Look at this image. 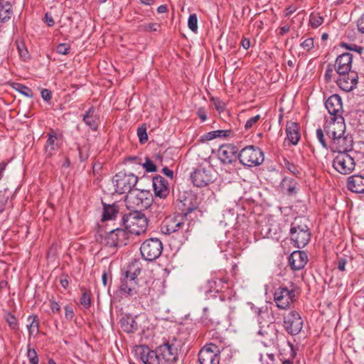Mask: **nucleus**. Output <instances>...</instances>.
Returning a JSON list of instances; mask_svg holds the SVG:
<instances>
[{"label": "nucleus", "mask_w": 364, "mask_h": 364, "mask_svg": "<svg viewBox=\"0 0 364 364\" xmlns=\"http://www.w3.org/2000/svg\"><path fill=\"white\" fill-rule=\"evenodd\" d=\"M12 13L11 4L8 1H0V22L3 23L10 19Z\"/></svg>", "instance_id": "30"}, {"label": "nucleus", "mask_w": 364, "mask_h": 364, "mask_svg": "<svg viewBox=\"0 0 364 364\" xmlns=\"http://www.w3.org/2000/svg\"><path fill=\"white\" fill-rule=\"evenodd\" d=\"M141 272L139 264L135 261L131 265H129L128 269L122 274L121 278V284L119 286V291L125 295H134L139 294V285L138 283L137 276Z\"/></svg>", "instance_id": "1"}, {"label": "nucleus", "mask_w": 364, "mask_h": 364, "mask_svg": "<svg viewBox=\"0 0 364 364\" xmlns=\"http://www.w3.org/2000/svg\"><path fill=\"white\" fill-rule=\"evenodd\" d=\"M214 105H215V109L219 112H221L224 111V109L225 108V103L223 102L222 101L219 100H215L214 101Z\"/></svg>", "instance_id": "57"}, {"label": "nucleus", "mask_w": 364, "mask_h": 364, "mask_svg": "<svg viewBox=\"0 0 364 364\" xmlns=\"http://www.w3.org/2000/svg\"><path fill=\"white\" fill-rule=\"evenodd\" d=\"M162 250V242L157 238H150L145 240L140 247L142 257L147 261L156 259L161 255Z\"/></svg>", "instance_id": "8"}, {"label": "nucleus", "mask_w": 364, "mask_h": 364, "mask_svg": "<svg viewBox=\"0 0 364 364\" xmlns=\"http://www.w3.org/2000/svg\"><path fill=\"white\" fill-rule=\"evenodd\" d=\"M295 291L287 287H279L274 293V300L278 308L286 309L295 301Z\"/></svg>", "instance_id": "15"}, {"label": "nucleus", "mask_w": 364, "mask_h": 364, "mask_svg": "<svg viewBox=\"0 0 364 364\" xmlns=\"http://www.w3.org/2000/svg\"><path fill=\"white\" fill-rule=\"evenodd\" d=\"M80 304L86 309L89 308L91 305L90 295L87 291H83L80 299Z\"/></svg>", "instance_id": "41"}, {"label": "nucleus", "mask_w": 364, "mask_h": 364, "mask_svg": "<svg viewBox=\"0 0 364 364\" xmlns=\"http://www.w3.org/2000/svg\"><path fill=\"white\" fill-rule=\"evenodd\" d=\"M222 349V346L213 343L206 344L198 353L200 364H219Z\"/></svg>", "instance_id": "10"}, {"label": "nucleus", "mask_w": 364, "mask_h": 364, "mask_svg": "<svg viewBox=\"0 0 364 364\" xmlns=\"http://www.w3.org/2000/svg\"><path fill=\"white\" fill-rule=\"evenodd\" d=\"M134 353L136 360L144 364H161L156 348L151 350L146 346H136Z\"/></svg>", "instance_id": "14"}, {"label": "nucleus", "mask_w": 364, "mask_h": 364, "mask_svg": "<svg viewBox=\"0 0 364 364\" xmlns=\"http://www.w3.org/2000/svg\"><path fill=\"white\" fill-rule=\"evenodd\" d=\"M213 133L215 134L216 138L228 137L232 134V131L229 129L213 131Z\"/></svg>", "instance_id": "50"}, {"label": "nucleus", "mask_w": 364, "mask_h": 364, "mask_svg": "<svg viewBox=\"0 0 364 364\" xmlns=\"http://www.w3.org/2000/svg\"><path fill=\"white\" fill-rule=\"evenodd\" d=\"M143 167L147 172H155L156 171V165L149 159H146L145 163L143 164Z\"/></svg>", "instance_id": "47"}, {"label": "nucleus", "mask_w": 364, "mask_h": 364, "mask_svg": "<svg viewBox=\"0 0 364 364\" xmlns=\"http://www.w3.org/2000/svg\"><path fill=\"white\" fill-rule=\"evenodd\" d=\"M70 46L67 43H60L56 47V51L59 54L67 55L70 53Z\"/></svg>", "instance_id": "43"}, {"label": "nucleus", "mask_w": 364, "mask_h": 364, "mask_svg": "<svg viewBox=\"0 0 364 364\" xmlns=\"http://www.w3.org/2000/svg\"><path fill=\"white\" fill-rule=\"evenodd\" d=\"M27 356L31 364H38V357L34 349L28 348Z\"/></svg>", "instance_id": "42"}, {"label": "nucleus", "mask_w": 364, "mask_h": 364, "mask_svg": "<svg viewBox=\"0 0 364 364\" xmlns=\"http://www.w3.org/2000/svg\"><path fill=\"white\" fill-rule=\"evenodd\" d=\"M160 28V24L156 23H144L139 26V29L146 32L159 31Z\"/></svg>", "instance_id": "35"}, {"label": "nucleus", "mask_w": 364, "mask_h": 364, "mask_svg": "<svg viewBox=\"0 0 364 364\" xmlns=\"http://www.w3.org/2000/svg\"><path fill=\"white\" fill-rule=\"evenodd\" d=\"M122 223L129 233L139 235L144 233L148 226V220L140 210L129 212L122 216Z\"/></svg>", "instance_id": "2"}, {"label": "nucleus", "mask_w": 364, "mask_h": 364, "mask_svg": "<svg viewBox=\"0 0 364 364\" xmlns=\"http://www.w3.org/2000/svg\"><path fill=\"white\" fill-rule=\"evenodd\" d=\"M197 115L203 122L205 121L207 119L206 112L204 108H199L197 111Z\"/></svg>", "instance_id": "60"}, {"label": "nucleus", "mask_w": 364, "mask_h": 364, "mask_svg": "<svg viewBox=\"0 0 364 364\" xmlns=\"http://www.w3.org/2000/svg\"><path fill=\"white\" fill-rule=\"evenodd\" d=\"M41 97L46 101H50L52 98V92L48 89H43L41 90Z\"/></svg>", "instance_id": "55"}, {"label": "nucleus", "mask_w": 364, "mask_h": 364, "mask_svg": "<svg viewBox=\"0 0 364 364\" xmlns=\"http://www.w3.org/2000/svg\"><path fill=\"white\" fill-rule=\"evenodd\" d=\"M213 168L207 167H199L191 175V181L196 187H205L213 182L215 180Z\"/></svg>", "instance_id": "11"}, {"label": "nucleus", "mask_w": 364, "mask_h": 364, "mask_svg": "<svg viewBox=\"0 0 364 364\" xmlns=\"http://www.w3.org/2000/svg\"><path fill=\"white\" fill-rule=\"evenodd\" d=\"M188 26L193 32L198 31V18L196 14H191L188 19Z\"/></svg>", "instance_id": "38"}, {"label": "nucleus", "mask_w": 364, "mask_h": 364, "mask_svg": "<svg viewBox=\"0 0 364 364\" xmlns=\"http://www.w3.org/2000/svg\"><path fill=\"white\" fill-rule=\"evenodd\" d=\"M326 108L331 117H341L339 114L342 110L341 99L338 95L330 96L325 103Z\"/></svg>", "instance_id": "24"}, {"label": "nucleus", "mask_w": 364, "mask_h": 364, "mask_svg": "<svg viewBox=\"0 0 364 364\" xmlns=\"http://www.w3.org/2000/svg\"><path fill=\"white\" fill-rule=\"evenodd\" d=\"M334 75V70L331 65H328L325 73V79L326 81H331Z\"/></svg>", "instance_id": "51"}, {"label": "nucleus", "mask_w": 364, "mask_h": 364, "mask_svg": "<svg viewBox=\"0 0 364 364\" xmlns=\"http://www.w3.org/2000/svg\"><path fill=\"white\" fill-rule=\"evenodd\" d=\"M137 135L140 143L144 144L148 140V135L146 133V127L142 125L137 129Z\"/></svg>", "instance_id": "40"}, {"label": "nucleus", "mask_w": 364, "mask_h": 364, "mask_svg": "<svg viewBox=\"0 0 364 364\" xmlns=\"http://www.w3.org/2000/svg\"><path fill=\"white\" fill-rule=\"evenodd\" d=\"M179 348L180 343L175 338L168 339L159 346L156 349L161 360V364L174 363L178 359Z\"/></svg>", "instance_id": "4"}, {"label": "nucleus", "mask_w": 364, "mask_h": 364, "mask_svg": "<svg viewBox=\"0 0 364 364\" xmlns=\"http://www.w3.org/2000/svg\"><path fill=\"white\" fill-rule=\"evenodd\" d=\"M237 152V149L233 145H222L218 151V156L223 164H230L235 161Z\"/></svg>", "instance_id": "20"}, {"label": "nucleus", "mask_w": 364, "mask_h": 364, "mask_svg": "<svg viewBox=\"0 0 364 364\" xmlns=\"http://www.w3.org/2000/svg\"><path fill=\"white\" fill-rule=\"evenodd\" d=\"M289 233L292 244L298 248L304 247L311 238L309 229L302 218H296L291 223Z\"/></svg>", "instance_id": "3"}, {"label": "nucleus", "mask_w": 364, "mask_h": 364, "mask_svg": "<svg viewBox=\"0 0 364 364\" xmlns=\"http://www.w3.org/2000/svg\"><path fill=\"white\" fill-rule=\"evenodd\" d=\"M215 138H216L215 134L213 133V132H208V133L205 134L204 135H203L201 136V141H210V140H213V139H214Z\"/></svg>", "instance_id": "58"}, {"label": "nucleus", "mask_w": 364, "mask_h": 364, "mask_svg": "<svg viewBox=\"0 0 364 364\" xmlns=\"http://www.w3.org/2000/svg\"><path fill=\"white\" fill-rule=\"evenodd\" d=\"M300 46L304 50L309 51L314 46V39L312 38H306L301 43Z\"/></svg>", "instance_id": "44"}, {"label": "nucleus", "mask_w": 364, "mask_h": 364, "mask_svg": "<svg viewBox=\"0 0 364 364\" xmlns=\"http://www.w3.org/2000/svg\"><path fill=\"white\" fill-rule=\"evenodd\" d=\"M5 320L6 321L9 327L12 330H16L18 328L17 319L16 318V317L14 315H12L10 313H7L5 315Z\"/></svg>", "instance_id": "39"}, {"label": "nucleus", "mask_w": 364, "mask_h": 364, "mask_svg": "<svg viewBox=\"0 0 364 364\" xmlns=\"http://www.w3.org/2000/svg\"><path fill=\"white\" fill-rule=\"evenodd\" d=\"M323 22V18L318 14H311L309 18V23L313 28H318Z\"/></svg>", "instance_id": "36"}, {"label": "nucleus", "mask_w": 364, "mask_h": 364, "mask_svg": "<svg viewBox=\"0 0 364 364\" xmlns=\"http://www.w3.org/2000/svg\"><path fill=\"white\" fill-rule=\"evenodd\" d=\"M354 159L349 152L338 153L333 161V168L341 174H349L355 168Z\"/></svg>", "instance_id": "12"}, {"label": "nucleus", "mask_w": 364, "mask_h": 364, "mask_svg": "<svg viewBox=\"0 0 364 364\" xmlns=\"http://www.w3.org/2000/svg\"><path fill=\"white\" fill-rule=\"evenodd\" d=\"M128 232L122 228L111 230L105 237V244L111 247H121L127 245Z\"/></svg>", "instance_id": "18"}, {"label": "nucleus", "mask_w": 364, "mask_h": 364, "mask_svg": "<svg viewBox=\"0 0 364 364\" xmlns=\"http://www.w3.org/2000/svg\"><path fill=\"white\" fill-rule=\"evenodd\" d=\"M138 181V178L133 173L119 172L113 177L112 183L115 191L119 194L129 193Z\"/></svg>", "instance_id": "6"}, {"label": "nucleus", "mask_w": 364, "mask_h": 364, "mask_svg": "<svg viewBox=\"0 0 364 364\" xmlns=\"http://www.w3.org/2000/svg\"><path fill=\"white\" fill-rule=\"evenodd\" d=\"M118 207L117 205H104V210L102 214V220H112L115 218L117 214L118 213Z\"/></svg>", "instance_id": "31"}, {"label": "nucleus", "mask_w": 364, "mask_h": 364, "mask_svg": "<svg viewBox=\"0 0 364 364\" xmlns=\"http://www.w3.org/2000/svg\"><path fill=\"white\" fill-rule=\"evenodd\" d=\"M154 191L156 197L165 198L169 194L168 181L161 176H156L152 181Z\"/></svg>", "instance_id": "22"}, {"label": "nucleus", "mask_w": 364, "mask_h": 364, "mask_svg": "<svg viewBox=\"0 0 364 364\" xmlns=\"http://www.w3.org/2000/svg\"><path fill=\"white\" fill-rule=\"evenodd\" d=\"M149 193L139 189H133L126 196L125 202L129 209H142L148 207L150 199L147 197Z\"/></svg>", "instance_id": "9"}, {"label": "nucleus", "mask_w": 364, "mask_h": 364, "mask_svg": "<svg viewBox=\"0 0 364 364\" xmlns=\"http://www.w3.org/2000/svg\"><path fill=\"white\" fill-rule=\"evenodd\" d=\"M348 188L352 192L364 193V177L353 175L348 179Z\"/></svg>", "instance_id": "27"}, {"label": "nucleus", "mask_w": 364, "mask_h": 364, "mask_svg": "<svg viewBox=\"0 0 364 364\" xmlns=\"http://www.w3.org/2000/svg\"><path fill=\"white\" fill-rule=\"evenodd\" d=\"M260 119V115L257 114L252 117H250L245 125V129H251L257 122Z\"/></svg>", "instance_id": "46"}, {"label": "nucleus", "mask_w": 364, "mask_h": 364, "mask_svg": "<svg viewBox=\"0 0 364 364\" xmlns=\"http://www.w3.org/2000/svg\"><path fill=\"white\" fill-rule=\"evenodd\" d=\"M336 79L338 86L346 92L351 91L358 83V75L355 72H348L345 74H338Z\"/></svg>", "instance_id": "19"}, {"label": "nucleus", "mask_w": 364, "mask_h": 364, "mask_svg": "<svg viewBox=\"0 0 364 364\" xmlns=\"http://www.w3.org/2000/svg\"><path fill=\"white\" fill-rule=\"evenodd\" d=\"M17 48H18L19 55L21 58H23L24 60H26L29 58L28 52L27 49L25 48V46L23 43L18 44Z\"/></svg>", "instance_id": "45"}, {"label": "nucleus", "mask_w": 364, "mask_h": 364, "mask_svg": "<svg viewBox=\"0 0 364 364\" xmlns=\"http://www.w3.org/2000/svg\"><path fill=\"white\" fill-rule=\"evenodd\" d=\"M163 173L166 176L169 177L170 178H172L173 177V172L171 169H169L168 167H164L162 169Z\"/></svg>", "instance_id": "63"}, {"label": "nucleus", "mask_w": 364, "mask_h": 364, "mask_svg": "<svg viewBox=\"0 0 364 364\" xmlns=\"http://www.w3.org/2000/svg\"><path fill=\"white\" fill-rule=\"evenodd\" d=\"M29 320H31V322L29 325H28V329L30 334H33L34 333H37L38 331V319L36 316H29Z\"/></svg>", "instance_id": "37"}, {"label": "nucleus", "mask_w": 364, "mask_h": 364, "mask_svg": "<svg viewBox=\"0 0 364 364\" xmlns=\"http://www.w3.org/2000/svg\"><path fill=\"white\" fill-rule=\"evenodd\" d=\"M281 188L284 192H286L289 195L294 194L296 192V183L291 178H284L281 182Z\"/></svg>", "instance_id": "33"}, {"label": "nucleus", "mask_w": 364, "mask_h": 364, "mask_svg": "<svg viewBox=\"0 0 364 364\" xmlns=\"http://www.w3.org/2000/svg\"><path fill=\"white\" fill-rule=\"evenodd\" d=\"M242 46L245 48V49H248L250 46V41L249 39L247 38H245L242 41Z\"/></svg>", "instance_id": "64"}, {"label": "nucleus", "mask_w": 364, "mask_h": 364, "mask_svg": "<svg viewBox=\"0 0 364 364\" xmlns=\"http://www.w3.org/2000/svg\"><path fill=\"white\" fill-rule=\"evenodd\" d=\"M47 136L48 139L44 149L46 155L50 156L53 155L58 149V144L57 142L58 134L53 129H51L50 132L47 134Z\"/></svg>", "instance_id": "26"}, {"label": "nucleus", "mask_w": 364, "mask_h": 364, "mask_svg": "<svg viewBox=\"0 0 364 364\" xmlns=\"http://www.w3.org/2000/svg\"><path fill=\"white\" fill-rule=\"evenodd\" d=\"M346 264V259H341L338 261V268L339 270L343 272L345 270V267Z\"/></svg>", "instance_id": "62"}, {"label": "nucleus", "mask_w": 364, "mask_h": 364, "mask_svg": "<svg viewBox=\"0 0 364 364\" xmlns=\"http://www.w3.org/2000/svg\"><path fill=\"white\" fill-rule=\"evenodd\" d=\"M74 311L72 306H66L65 307V316L68 320H72L74 317Z\"/></svg>", "instance_id": "52"}, {"label": "nucleus", "mask_w": 364, "mask_h": 364, "mask_svg": "<svg viewBox=\"0 0 364 364\" xmlns=\"http://www.w3.org/2000/svg\"><path fill=\"white\" fill-rule=\"evenodd\" d=\"M284 326L289 334H298L303 327V320L300 314L295 311H290L284 316Z\"/></svg>", "instance_id": "17"}, {"label": "nucleus", "mask_w": 364, "mask_h": 364, "mask_svg": "<svg viewBox=\"0 0 364 364\" xmlns=\"http://www.w3.org/2000/svg\"><path fill=\"white\" fill-rule=\"evenodd\" d=\"M284 166L287 169H288L291 173L294 174H296L299 172L297 167L289 161H286Z\"/></svg>", "instance_id": "56"}, {"label": "nucleus", "mask_w": 364, "mask_h": 364, "mask_svg": "<svg viewBox=\"0 0 364 364\" xmlns=\"http://www.w3.org/2000/svg\"><path fill=\"white\" fill-rule=\"evenodd\" d=\"M327 136L333 140L346 133V124L343 117H331L324 125Z\"/></svg>", "instance_id": "13"}, {"label": "nucleus", "mask_w": 364, "mask_h": 364, "mask_svg": "<svg viewBox=\"0 0 364 364\" xmlns=\"http://www.w3.org/2000/svg\"><path fill=\"white\" fill-rule=\"evenodd\" d=\"M286 133L288 140L293 145L297 144L300 139L298 124L294 122H287L286 127Z\"/></svg>", "instance_id": "28"}, {"label": "nucleus", "mask_w": 364, "mask_h": 364, "mask_svg": "<svg viewBox=\"0 0 364 364\" xmlns=\"http://www.w3.org/2000/svg\"><path fill=\"white\" fill-rule=\"evenodd\" d=\"M18 90L23 95L27 96V97H31L32 96V91L31 89H29L28 87L22 85H18Z\"/></svg>", "instance_id": "53"}, {"label": "nucleus", "mask_w": 364, "mask_h": 364, "mask_svg": "<svg viewBox=\"0 0 364 364\" xmlns=\"http://www.w3.org/2000/svg\"><path fill=\"white\" fill-rule=\"evenodd\" d=\"M353 146V136L350 134L345 133L341 136L336 137L331 140L329 148L333 151L338 153H346L351 151Z\"/></svg>", "instance_id": "16"}, {"label": "nucleus", "mask_w": 364, "mask_h": 364, "mask_svg": "<svg viewBox=\"0 0 364 364\" xmlns=\"http://www.w3.org/2000/svg\"><path fill=\"white\" fill-rule=\"evenodd\" d=\"M342 47L346 48L347 50H354L358 53H362L363 50V47H360V46H358L357 45L355 44H347V43H342Z\"/></svg>", "instance_id": "48"}, {"label": "nucleus", "mask_w": 364, "mask_h": 364, "mask_svg": "<svg viewBox=\"0 0 364 364\" xmlns=\"http://www.w3.org/2000/svg\"><path fill=\"white\" fill-rule=\"evenodd\" d=\"M307 260V255L303 251H294L289 257V262L293 270H299L304 268Z\"/></svg>", "instance_id": "25"}, {"label": "nucleus", "mask_w": 364, "mask_h": 364, "mask_svg": "<svg viewBox=\"0 0 364 364\" xmlns=\"http://www.w3.org/2000/svg\"><path fill=\"white\" fill-rule=\"evenodd\" d=\"M121 326L127 333H132L137 329V324L132 317L123 318L121 320Z\"/></svg>", "instance_id": "32"}, {"label": "nucleus", "mask_w": 364, "mask_h": 364, "mask_svg": "<svg viewBox=\"0 0 364 364\" xmlns=\"http://www.w3.org/2000/svg\"><path fill=\"white\" fill-rule=\"evenodd\" d=\"M257 333L262 336L264 342L269 345H274L278 341V329L273 323L261 326Z\"/></svg>", "instance_id": "21"}, {"label": "nucleus", "mask_w": 364, "mask_h": 364, "mask_svg": "<svg viewBox=\"0 0 364 364\" xmlns=\"http://www.w3.org/2000/svg\"><path fill=\"white\" fill-rule=\"evenodd\" d=\"M50 307L53 314L59 313L60 311V306L54 300H50Z\"/></svg>", "instance_id": "54"}, {"label": "nucleus", "mask_w": 364, "mask_h": 364, "mask_svg": "<svg viewBox=\"0 0 364 364\" xmlns=\"http://www.w3.org/2000/svg\"><path fill=\"white\" fill-rule=\"evenodd\" d=\"M46 22L48 24V26H53L54 25V20L53 17L49 15L48 14H46L45 16Z\"/></svg>", "instance_id": "61"}, {"label": "nucleus", "mask_w": 364, "mask_h": 364, "mask_svg": "<svg viewBox=\"0 0 364 364\" xmlns=\"http://www.w3.org/2000/svg\"><path fill=\"white\" fill-rule=\"evenodd\" d=\"M357 26L358 31L360 33H364V14L362 15L358 20Z\"/></svg>", "instance_id": "59"}, {"label": "nucleus", "mask_w": 364, "mask_h": 364, "mask_svg": "<svg viewBox=\"0 0 364 364\" xmlns=\"http://www.w3.org/2000/svg\"><path fill=\"white\" fill-rule=\"evenodd\" d=\"M96 109L93 107H90L83 116L84 122L92 130L97 129Z\"/></svg>", "instance_id": "29"}, {"label": "nucleus", "mask_w": 364, "mask_h": 364, "mask_svg": "<svg viewBox=\"0 0 364 364\" xmlns=\"http://www.w3.org/2000/svg\"><path fill=\"white\" fill-rule=\"evenodd\" d=\"M353 55L349 53H345L340 55L336 60L335 69L337 74H345L351 72Z\"/></svg>", "instance_id": "23"}, {"label": "nucleus", "mask_w": 364, "mask_h": 364, "mask_svg": "<svg viewBox=\"0 0 364 364\" xmlns=\"http://www.w3.org/2000/svg\"><path fill=\"white\" fill-rule=\"evenodd\" d=\"M196 210V207H188L186 210H183L182 214H178L173 216L166 218L163 222L162 229L166 234H171L183 230L188 225L186 223V215Z\"/></svg>", "instance_id": "5"}, {"label": "nucleus", "mask_w": 364, "mask_h": 364, "mask_svg": "<svg viewBox=\"0 0 364 364\" xmlns=\"http://www.w3.org/2000/svg\"><path fill=\"white\" fill-rule=\"evenodd\" d=\"M316 137H317L318 141L322 145V146L325 149H327L328 146H327V144L324 139L323 132L321 128H318L316 129Z\"/></svg>", "instance_id": "49"}, {"label": "nucleus", "mask_w": 364, "mask_h": 364, "mask_svg": "<svg viewBox=\"0 0 364 364\" xmlns=\"http://www.w3.org/2000/svg\"><path fill=\"white\" fill-rule=\"evenodd\" d=\"M226 284V281L224 279L215 278L211 279L208 281V284L213 291H221L225 288L224 285Z\"/></svg>", "instance_id": "34"}, {"label": "nucleus", "mask_w": 364, "mask_h": 364, "mask_svg": "<svg viewBox=\"0 0 364 364\" xmlns=\"http://www.w3.org/2000/svg\"><path fill=\"white\" fill-rule=\"evenodd\" d=\"M241 164L247 166H255L261 164L264 161L262 150L254 146L243 148L238 154Z\"/></svg>", "instance_id": "7"}]
</instances>
